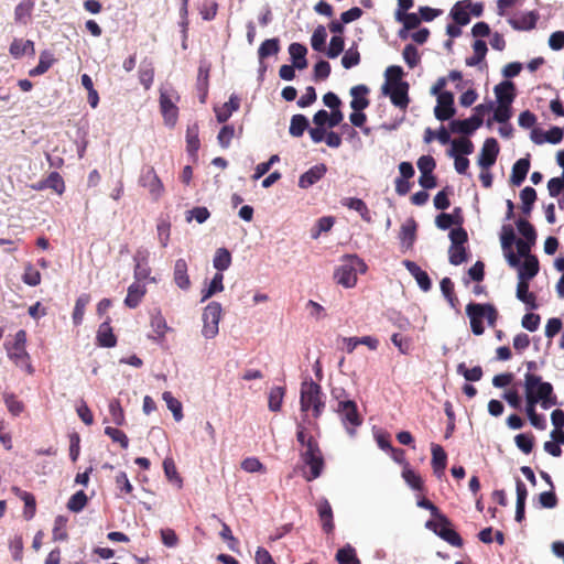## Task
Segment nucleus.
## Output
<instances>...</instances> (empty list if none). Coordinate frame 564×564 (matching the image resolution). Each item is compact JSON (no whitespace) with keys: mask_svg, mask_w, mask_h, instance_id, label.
<instances>
[{"mask_svg":"<svg viewBox=\"0 0 564 564\" xmlns=\"http://www.w3.org/2000/svg\"><path fill=\"white\" fill-rule=\"evenodd\" d=\"M326 172L327 166L324 163H318L312 166L300 176L299 187L306 189L313 186L325 176Z\"/></svg>","mask_w":564,"mask_h":564,"instance_id":"nucleus-15","label":"nucleus"},{"mask_svg":"<svg viewBox=\"0 0 564 564\" xmlns=\"http://www.w3.org/2000/svg\"><path fill=\"white\" fill-rule=\"evenodd\" d=\"M416 238V224L414 220L402 225L400 231V239L403 246L411 248Z\"/></svg>","mask_w":564,"mask_h":564,"instance_id":"nucleus-44","label":"nucleus"},{"mask_svg":"<svg viewBox=\"0 0 564 564\" xmlns=\"http://www.w3.org/2000/svg\"><path fill=\"white\" fill-rule=\"evenodd\" d=\"M327 33L324 25H318L311 37V45L314 51L323 52L325 50Z\"/></svg>","mask_w":564,"mask_h":564,"instance_id":"nucleus-54","label":"nucleus"},{"mask_svg":"<svg viewBox=\"0 0 564 564\" xmlns=\"http://www.w3.org/2000/svg\"><path fill=\"white\" fill-rule=\"evenodd\" d=\"M305 465L310 467V475H305L307 481L318 478L324 468V458L317 441L310 436L307 437V447L301 454Z\"/></svg>","mask_w":564,"mask_h":564,"instance_id":"nucleus-6","label":"nucleus"},{"mask_svg":"<svg viewBox=\"0 0 564 564\" xmlns=\"http://www.w3.org/2000/svg\"><path fill=\"white\" fill-rule=\"evenodd\" d=\"M499 144L495 138L485 140L478 156V164L484 170H489L497 161Z\"/></svg>","mask_w":564,"mask_h":564,"instance_id":"nucleus-12","label":"nucleus"},{"mask_svg":"<svg viewBox=\"0 0 564 564\" xmlns=\"http://www.w3.org/2000/svg\"><path fill=\"white\" fill-rule=\"evenodd\" d=\"M12 491L24 502L23 514L25 519H32L36 511L35 497L31 492L21 490L19 487H12Z\"/></svg>","mask_w":564,"mask_h":564,"instance_id":"nucleus-32","label":"nucleus"},{"mask_svg":"<svg viewBox=\"0 0 564 564\" xmlns=\"http://www.w3.org/2000/svg\"><path fill=\"white\" fill-rule=\"evenodd\" d=\"M162 398L165 401L167 409L173 413L174 420L180 422L184 416L182 403L169 391H165Z\"/></svg>","mask_w":564,"mask_h":564,"instance_id":"nucleus-48","label":"nucleus"},{"mask_svg":"<svg viewBox=\"0 0 564 564\" xmlns=\"http://www.w3.org/2000/svg\"><path fill=\"white\" fill-rule=\"evenodd\" d=\"M221 305L218 302H210L203 312L202 334L205 338H214L219 332V321L221 316Z\"/></svg>","mask_w":564,"mask_h":564,"instance_id":"nucleus-10","label":"nucleus"},{"mask_svg":"<svg viewBox=\"0 0 564 564\" xmlns=\"http://www.w3.org/2000/svg\"><path fill=\"white\" fill-rule=\"evenodd\" d=\"M534 435L531 433L518 434L514 437L516 445L524 454H530L534 446Z\"/></svg>","mask_w":564,"mask_h":564,"instance_id":"nucleus-57","label":"nucleus"},{"mask_svg":"<svg viewBox=\"0 0 564 564\" xmlns=\"http://www.w3.org/2000/svg\"><path fill=\"white\" fill-rule=\"evenodd\" d=\"M280 52V40L278 37L268 39L263 41L258 50L260 64L264 58L276 55Z\"/></svg>","mask_w":564,"mask_h":564,"instance_id":"nucleus-37","label":"nucleus"},{"mask_svg":"<svg viewBox=\"0 0 564 564\" xmlns=\"http://www.w3.org/2000/svg\"><path fill=\"white\" fill-rule=\"evenodd\" d=\"M370 89L368 86L360 84L350 88V107L355 111H364L369 107L370 100L368 99V95Z\"/></svg>","mask_w":564,"mask_h":564,"instance_id":"nucleus-16","label":"nucleus"},{"mask_svg":"<svg viewBox=\"0 0 564 564\" xmlns=\"http://www.w3.org/2000/svg\"><path fill=\"white\" fill-rule=\"evenodd\" d=\"M239 107V98L236 95H231L227 102H225L223 106L214 108L217 121L219 123L226 122L231 117L232 112L237 111Z\"/></svg>","mask_w":564,"mask_h":564,"instance_id":"nucleus-22","label":"nucleus"},{"mask_svg":"<svg viewBox=\"0 0 564 564\" xmlns=\"http://www.w3.org/2000/svg\"><path fill=\"white\" fill-rule=\"evenodd\" d=\"M539 272V261L535 257H528L519 267V280L529 281Z\"/></svg>","mask_w":564,"mask_h":564,"instance_id":"nucleus-36","label":"nucleus"},{"mask_svg":"<svg viewBox=\"0 0 564 564\" xmlns=\"http://www.w3.org/2000/svg\"><path fill=\"white\" fill-rule=\"evenodd\" d=\"M522 202V213L529 215L532 210L533 204L536 200V192L533 187L527 186L520 192Z\"/></svg>","mask_w":564,"mask_h":564,"instance_id":"nucleus-49","label":"nucleus"},{"mask_svg":"<svg viewBox=\"0 0 564 564\" xmlns=\"http://www.w3.org/2000/svg\"><path fill=\"white\" fill-rule=\"evenodd\" d=\"M34 1L33 0H23L14 8V21L18 24L26 25L32 18V12L34 10Z\"/></svg>","mask_w":564,"mask_h":564,"instance_id":"nucleus-29","label":"nucleus"},{"mask_svg":"<svg viewBox=\"0 0 564 564\" xmlns=\"http://www.w3.org/2000/svg\"><path fill=\"white\" fill-rule=\"evenodd\" d=\"M517 227L519 232L525 238L524 241H529L530 243H535L536 240V231L534 227L523 218H520L517 221Z\"/></svg>","mask_w":564,"mask_h":564,"instance_id":"nucleus-60","label":"nucleus"},{"mask_svg":"<svg viewBox=\"0 0 564 564\" xmlns=\"http://www.w3.org/2000/svg\"><path fill=\"white\" fill-rule=\"evenodd\" d=\"M473 152H474L473 142L467 138H459V139H455L452 142V149H451L449 155L451 156H456V155L465 156V155L471 154Z\"/></svg>","mask_w":564,"mask_h":564,"instance_id":"nucleus-40","label":"nucleus"},{"mask_svg":"<svg viewBox=\"0 0 564 564\" xmlns=\"http://www.w3.org/2000/svg\"><path fill=\"white\" fill-rule=\"evenodd\" d=\"M538 14L533 11L521 14L518 18L509 19L510 25L514 30L525 31L535 28Z\"/></svg>","mask_w":564,"mask_h":564,"instance_id":"nucleus-33","label":"nucleus"},{"mask_svg":"<svg viewBox=\"0 0 564 564\" xmlns=\"http://www.w3.org/2000/svg\"><path fill=\"white\" fill-rule=\"evenodd\" d=\"M404 481L414 490L422 491L424 489L422 477L413 469L405 467L402 471Z\"/></svg>","mask_w":564,"mask_h":564,"instance_id":"nucleus-53","label":"nucleus"},{"mask_svg":"<svg viewBox=\"0 0 564 564\" xmlns=\"http://www.w3.org/2000/svg\"><path fill=\"white\" fill-rule=\"evenodd\" d=\"M317 512L322 522V529L329 534L334 531L333 509L327 499H322L317 503Z\"/></svg>","mask_w":564,"mask_h":564,"instance_id":"nucleus-18","label":"nucleus"},{"mask_svg":"<svg viewBox=\"0 0 564 564\" xmlns=\"http://www.w3.org/2000/svg\"><path fill=\"white\" fill-rule=\"evenodd\" d=\"M457 372L467 381H479L482 378V368L480 366H475L471 369H468L464 362L458 364Z\"/></svg>","mask_w":564,"mask_h":564,"instance_id":"nucleus-56","label":"nucleus"},{"mask_svg":"<svg viewBox=\"0 0 564 564\" xmlns=\"http://www.w3.org/2000/svg\"><path fill=\"white\" fill-rule=\"evenodd\" d=\"M88 497L84 490L75 492L67 501V509L72 512H80L87 505Z\"/></svg>","mask_w":564,"mask_h":564,"instance_id":"nucleus-51","label":"nucleus"},{"mask_svg":"<svg viewBox=\"0 0 564 564\" xmlns=\"http://www.w3.org/2000/svg\"><path fill=\"white\" fill-rule=\"evenodd\" d=\"M187 270V262L184 259H177L175 261L173 278L176 285L182 290H188L191 286Z\"/></svg>","mask_w":564,"mask_h":564,"instance_id":"nucleus-27","label":"nucleus"},{"mask_svg":"<svg viewBox=\"0 0 564 564\" xmlns=\"http://www.w3.org/2000/svg\"><path fill=\"white\" fill-rule=\"evenodd\" d=\"M138 75L140 84L145 90H149L154 82V67L152 63L143 62L139 68Z\"/></svg>","mask_w":564,"mask_h":564,"instance_id":"nucleus-45","label":"nucleus"},{"mask_svg":"<svg viewBox=\"0 0 564 564\" xmlns=\"http://www.w3.org/2000/svg\"><path fill=\"white\" fill-rule=\"evenodd\" d=\"M54 58L48 51H43L40 55L39 63L35 67L29 70L31 77L40 76L46 73L53 65Z\"/></svg>","mask_w":564,"mask_h":564,"instance_id":"nucleus-39","label":"nucleus"},{"mask_svg":"<svg viewBox=\"0 0 564 564\" xmlns=\"http://www.w3.org/2000/svg\"><path fill=\"white\" fill-rule=\"evenodd\" d=\"M3 401L8 411L14 416L20 415L24 411L23 402L20 401L13 393H4Z\"/></svg>","mask_w":564,"mask_h":564,"instance_id":"nucleus-55","label":"nucleus"},{"mask_svg":"<svg viewBox=\"0 0 564 564\" xmlns=\"http://www.w3.org/2000/svg\"><path fill=\"white\" fill-rule=\"evenodd\" d=\"M138 183L145 188L152 200L158 202L165 193L163 182L151 165L141 169Z\"/></svg>","mask_w":564,"mask_h":564,"instance_id":"nucleus-9","label":"nucleus"},{"mask_svg":"<svg viewBox=\"0 0 564 564\" xmlns=\"http://www.w3.org/2000/svg\"><path fill=\"white\" fill-rule=\"evenodd\" d=\"M96 339L98 346L100 347L111 348L117 345V337L113 334L109 321H106L99 325Z\"/></svg>","mask_w":564,"mask_h":564,"instance_id":"nucleus-24","label":"nucleus"},{"mask_svg":"<svg viewBox=\"0 0 564 564\" xmlns=\"http://www.w3.org/2000/svg\"><path fill=\"white\" fill-rule=\"evenodd\" d=\"M456 110L454 108V95L449 91H443L437 97V105L434 109L436 119L441 121L449 120Z\"/></svg>","mask_w":564,"mask_h":564,"instance_id":"nucleus-13","label":"nucleus"},{"mask_svg":"<svg viewBox=\"0 0 564 564\" xmlns=\"http://www.w3.org/2000/svg\"><path fill=\"white\" fill-rule=\"evenodd\" d=\"M465 311L469 318L470 329L476 336H480L485 333V319L489 327H495L499 317L498 310L491 303L470 302L466 305Z\"/></svg>","mask_w":564,"mask_h":564,"instance_id":"nucleus-1","label":"nucleus"},{"mask_svg":"<svg viewBox=\"0 0 564 564\" xmlns=\"http://www.w3.org/2000/svg\"><path fill=\"white\" fill-rule=\"evenodd\" d=\"M67 518L64 516H57L54 520L53 528V540L54 541H66L68 539V534L66 531Z\"/></svg>","mask_w":564,"mask_h":564,"instance_id":"nucleus-58","label":"nucleus"},{"mask_svg":"<svg viewBox=\"0 0 564 564\" xmlns=\"http://www.w3.org/2000/svg\"><path fill=\"white\" fill-rule=\"evenodd\" d=\"M368 267L357 254H347L343 263L335 270V281L346 289L354 288L357 283V273H365Z\"/></svg>","mask_w":564,"mask_h":564,"instance_id":"nucleus-4","label":"nucleus"},{"mask_svg":"<svg viewBox=\"0 0 564 564\" xmlns=\"http://www.w3.org/2000/svg\"><path fill=\"white\" fill-rule=\"evenodd\" d=\"M300 406L302 412L312 410L315 419L319 417L325 409L322 387L312 379L301 383Z\"/></svg>","mask_w":564,"mask_h":564,"instance_id":"nucleus-3","label":"nucleus"},{"mask_svg":"<svg viewBox=\"0 0 564 564\" xmlns=\"http://www.w3.org/2000/svg\"><path fill=\"white\" fill-rule=\"evenodd\" d=\"M474 55L466 58V65L476 66L485 59L487 54V44L482 40H476L473 44Z\"/></svg>","mask_w":564,"mask_h":564,"instance_id":"nucleus-42","label":"nucleus"},{"mask_svg":"<svg viewBox=\"0 0 564 564\" xmlns=\"http://www.w3.org/2000/svg\"><path fill=\"white\" fill-rule=\"evenodd\" d=\"M45 181L47 188L53 189L56 194L62 195L65 192V182L58 172H51Z\"/></svg>","mask_w":564,"mask_h":564,"instance_id":"nucleus-61","label":"nucleus"},{"mask_svg":"<svg viewBox=\"0 0 564 564\" xmlns=\"http://www.w3.org/2000/svg\"><path fill=\"white\" fill-rule=\"evenodd\" d=\"M285 395L284 387H273L269 392L268 406L272 412H279L282 408V402Z\"/></svg>","mask_w":564,"mask_h":564,"instance_id":"nucleus-41","label":"nucleus"},{"mask_svg":"<svg viewBox=\"0 0 564 564\" xmlns=\"http://www.w3.org/2000/svg\"><path fill=\"white\" fill-rule=\"evenodd\" d=\"M425 525L452 546H463L462 536L452 528L451 520L444 513L429 520Z\"/></svg>","mask_w":564,"mask_h":564,"instance_id":"nucleus-7","label":"nucleus"},{"mask_svg":"<svg viewBox=\"0 0 564 564\" xmlns=\"http://www.w3.org/2000/svg\"><path fill=\"white\" fill-rule=\"evenodd\" d=\"M22 281L30 286H36L41 283V273L31 263H29L24 268Z\"/></svg>","mask_w":564,"mask_h":564,"instance_id":"nucleus-63","label":"nucleus"},{"mask_svg":"<svg viewBox=\"0 0 564 564\" xmlns=\"http://www.w3.org/2000/svg\"><path fill=\"white\" fill-rule=\"evenodd\" d=\"M344 394V390H341L340 393H337L336 390L333 391V395L338 400L336 412L339 414L341 423L346 427L347 432L352 435L355 433V429L362 424V417L358 412L356 402L343 398Z\"/></svg>","mask_w":564,"mask_h":564,"instance_id":"nucleus-5","label":"nucleus"},{"mask_svg":"<svg viewBox=\"0 0 564 564\" xmlns=\"http://www.w3.org/2000/svg\"><path fill=\"white\" fill-rule=\"evenodd\" d=\"M482 122L481 116L473 115L468 119L451 121L449 129L453 133L471 134Z\"/></svg>","mask_w":564,"mask_h":564,"instance_id":"nucleus-14","label":"nucleus"},{"mask_svg":"<svg viewBox=\"0 0 564 564\" xmlns=\"http://www.w3.org/2000/svg\"><path fill=\"white\" fill-rule=\"evenodd\" d=\"M448 259L453 265H459L466 262L468 259L466 247L451 245L448 249Z\"/></svg>","mask_w":564,"mask_h":564,"instance_id":"nucleus-52","label":"nucleus"},{"mask_svg":"<svg viewBox=\"0 0 564 564\" xmlns=\"http://www.w3.org/2000/svg\"><path fill=\"white\" fill-rule=\"evenodd\" d=\"M289 53L294 67L297 69H304L307 67L306 54L307 48L303 44L292 43L289 46Z\"/></svg>","mask_w":564,"mask_h":564,"instance_id":"nucleus-30","label":"nucleus"},{"mask_svg":"<svg viewBox=\"0 0 564 564\" xmlns=\"http://www.w3.org/2000/svg\"><path fill=\"white\" fill-rule=\"evenodd\" d=\"M471 7V0L458 1L454 4L451 10V15L458 25H466L470 21L469 12L467 11Z\"/></svg>","mask_w":564,"mask_h":564,"instance_id":"nucleus-28","label":"nucleus"},{"mask_svg":"<svg viewBox=\"0 0 564 564\" xmlns=\"http://www.w3.org/2000/svg\"><path fill=\"white\" fill-rule=\"evenodd\" d=\"M404 267L408 269V271L413 275V278L416 280L419 286L424 291L427 292L432 288V282L429 276V274L422 270L415 262L405 260L403 262Z\"/></svg>","mask_w":564,"mask_h":564,"instance_id":"nucleus-20","label":"nucleus"},{"mask_svg":"<svg viewBox=\"0 0 564 564\" xmlns=\"http://www.w3.org/2000/svg\"><path fill=\"white\" fill-rule=\"evenodd\" d=\"M498 104H512L516 98V85L511 80H503L494 88Z\"/></svg>","mask_w":564,"mask_h":564,"instance_id":"nucleus-19","label":"nucleus"},{"mask_svg":"<svg viewBox=\"0 0 564 564\" xmlns=\"http://www.w3.org/2000/svg\"><path fill=\"white\" fill-rule=\"evenodd\" d=\"M395 19L399 22L403 23V26H404L405 30H414L421 23V19H420V17L416 13L395 12Z\"/></svg>","mask_w":564,"mask_h":564,"instance_id":"nucleus-62","label":"nucleus"},{"mask_svg":"<svg viewBox=\"0 0 564 564\" xmlns=\"http://www.w3.org/2000/svg\"><path fill=\"white\" fill-rule=\"evenodd\" d=\"M10 55L18 59L24 55H35V45L32 40L13 39L9 47Z\"/></svg>","mask_w":564,"mask_h":564,"instance_id":"nucleus-17","label":"nucleus"},{"mask_svg":"<svg viewBox=\"0 0 564 564\" xmlns=\"http://www.w3.org/2000/svg\"><path fill=\"white\" fill-rule=\"evenodd\" d=\"M147 293V288L144 284H141L139 282L132 283L128 288V293L124 299V304L129 308H135L141 303L142 299L144 297Z\"/></svg>","mask_w":564,"mask_h":564,"instance_id":"nucleus-25","label":"nucleus"},{"mask_svg":"<svg viewBox=\"0 0 564 564\" xmlns=\"http://www.w3.org/2000/svg\"><path fill=\"white\" fill-rule=\"evenodd\" d=\"M8 357L18 367H26L30 373H32V366L30 365V355L26 351V332L20 329L14 336L12 344H4Z\"/></svg>","mask_w":564,"mask_h":564,"instance_id":"nucleus-8","label":"nucleus"},{"mask_svg":"<svg viewBox=\"0 0 564 564\" xmlns=\"http://www.w3.org/2000/svg\"><path fill=\"white\" fill-rule=\"evenodd\" d=\"M338 564H361L356 555V551L350 545L341 547L336 553Z\"/></svg>","mask_w":564,"mask_h":564,"instance_id":"nucleus-50","label":"nucleus"},{"mask_svg":"<svg viewBox=\"0 0 564 564\" xmlns=\"http://www.w3.org/2000/svg\"><path fill=\"white\" fill-rule=\"evenodd\" d=\"M199 127L197 123H193L187 127L186 130V150L187 152L195 156L199 150L200 141H199Z\"/></svg>","mask_w":564,"mask_h":564,"instance_id":"nucleus-35","label":"nucleus"},{"mask_svg":"<svg viewBox=\"0 0 564 564\" xmlns=\"http://www.w3.org/2000/svg\"><path fill=\"white\" fill-rule=\"evenodd\" d=\"M432 468L434 474L437 477H441L444 474V470L447 465V454L444 448L438 444H432Z\"/></svg>","mask_w":564,"mask_h":564,"instance_id":"nucleus-23","label":"nucleus"},{"mask_svg":"<svg viewBox=\"0 0 564 564\" xmlns=\"http://www.w3.org/2000/svg\"><path fill=\"white\" fill-rule=\"evenodd\" d=\"M530 170V159L529 155L527 158L519 159L512 166L510 183L513 186H520Z\"/></svg>","mask_w":564,"mask_h":564,"instance_id":"nucleus-21","label":"nucleus"},{"mask_svg":"<svg viewBox=\"0 0 564 564\" xmlns=\"http://www.w3.org/2000/svg\"><path fill=\"white\" fill-rule=\"evenodd\" d=\"M525 399L536 400L543 409H550L557 403V398L553 393V386L550 382L542 381L540 376L528 372L524 376Z\"/></svg>","mask_w":564,"mask_h":564,"instance_id":"nucleus-2","label":"nucleus"},{"mask_svg":"<svg viewBox=\"0 0 564 564\" xmlns=\"http://www.w3.org/2000/svg\"><path fill=\"white\" fill-rule=\"evenodd\" d=\"M161 112L167 123L174 124L177 119L178 109L166 93L160 94Z\"/></svg>","mask_w":564,"mask_h":564,"instance_id":"nucleus-26","label":"nucleus"},{"mask_svg":"<svg viewBox=\"0 0 564 564\" xmlns=\"http://www.w3.org/2000/svg\"><path fill=\"white\" fill-rule=\"evenodd\" d=\"M90 302V295L87 293H84L79 295L76 300L75 307L73 311V322L75 325H80L84 319V314L86 306Z\"/></svg>","mask_w":564,"mask_h":564,"instance_id":"nucleus-46","label":"nucleus"},{"mask_svg":"<svg viewBox=\"0 0 564 564\" xmlns=\"http://www.w3.org/2000/svg\"><path fill=\"white\" fill-rule=\"evenodd\" d=\"M382 94L389 96L393 106L405 111L409 104V84L408 83H391L382 86Z\"/></svg>","mask_w":564,"mask_h":564,"instance_id":"nucleus-11","label":"nucleus"},{"mask_svg":"<svg viewBox=\"0 0 564 564\" xmlns=\"http://www.w3.org/2000/svg\"><path fill=\"white\" fill-rule=\"evenodd\" d=\"M214 268L218 270L220 273L227 270L231 264V254L228 249L219 248L216 250L214 260Z\"/></svg>","mask_w":564,"mask_h":564,"instance_id":"nucleus-47","label":"nucleus"},{"mask_svg":"<svg viewBox=\"0 0 564 564\" xmlns=\"http://www.w3.org/2000/svg\"><path fill=\"white\" fill-rule=\"evenodd\" d=\"M109 415L110 420L116 425H123L126 422L124 412L120 404V401L115 399L109 403Z\"/></svg>","mask_w":564,"mask_h":564,"instance_id":"nucleus-59","label":"nucleus"},{"mask_svg":"<svg viewBox=\"0 0 564 564\" xmlns=\"http://www.w3.org/2000/svg\"><path fill=\"white\" fill-rule=\"evenodd\" d=\"M517 297L523 302L529 308H536V296L529 292V281L519 280L517 285Z\"/></svg>","mask_w":564,"mask_h":564,"instance_id":"nucleus-34","label":"nucleus"},{"mask_svg":"<svg viewBox=\"0 0 564 564\" xmlns=\"http://www.w3.org/2000/svg\"><path fill=\"white\" fill-rule=\"evenodd\" d=\"M402 55L410 68H414L420 63L417 48L413 44L405 45Z\"/></svg>","mask_w":564,"mask_h":564,"instance_id":"nucleus-64","label":"nucleus"},{"mask_svg":"<svg viewBox=\"0 0 564 564\" xmlns=\"http://www.w3.org/2000/svg\"><path fill=\"white\" fill-rule=\"evenodd\" d=\"M151 327L153 333L155 334V336L152 338L158 341H162L165 337L166 332L170 329L161 312H158L156 314L152 315Z\"/></svg>","mask_w":564,"mask_h":564,"instance_id":"nucleus-38","label":"nucleus"},{"mask_svg":"<svg viewBox=\"0 0 564 564\" xmlns=\"http://www.w3.org/2000/svg\"><path fill=\"white\" fill-rule=\"evenodd\" d=\"M135 267H134V278L139 282L141 280H145L150 276L151 269L148 265V252L147 251H138L134 256Z\"/></svg>","mask_w":564,"mask_h":564,"instance_id":"nucleus-31","label":"nucleus"},{"mask_svg":"<svg viewBox=\"0 0 564 564\" xmlns=\"http://www.w3.org/2000/svg\"><path fill=\"white\" fill-rule=\"evenodd\" d=\"M308 120L304 115H294L291 118L289 132L292 137L300 138L304 131L308 128Z\"/></svg>","mask_w":564,"mask_h":564,"instance_id":"nucleus-43","label":"nucleus"}]
</instances>
